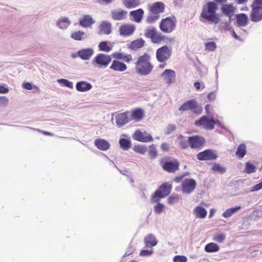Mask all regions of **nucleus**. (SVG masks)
<instances>
[{
    "label": "nucleus",
    "mask_w": 262,
    "mask_h": 262,
    "mask_svg": "<svg viewBox=\"0 0 262 262\" xmlns=\"http://www.w3.org/2000/svg\"><path fill=\"white\" fill-rule=\"evenodd\" d=\"M219 123L218 120L215 121L213 119H208L207 116H203L200 119L195 121L194 124L196 126H202L206 130H212L214 125Z\"/></svg>",
    "instance_id": "10"
},
{
    "label": "nucleus",
    "mask_w": 262,
    "mask_h": 262,
    "mask_svg": "<svg viewBox=\"0 0 262 262\" xmlns=\"http://www.w3.org/2000/svg\"><path fill=\"white\" fill-rule=\"evenodd\" d=\"M166 37L164 35L157 32L151 41L154 43H159L162 41H164Z\"/></svg>",
    "instance_id": "42"
},
{
    "label": "nucleus",
    "mask_w": 262,
    "mask_h": 262,
    "mask_svg": "<svg viewBox=\"0 0 262 262\" xmlns=\"http://www.w3.org/2000/svg\"><path fill=\"white\" fill-rule=\"evenodd\" d=\"M179 110L180 112L191 111L194 113L199 115L202 113V108L198 105L196 100L191 99L183 103L179 107Z\"/></svg>",
    "instance_id": "9"
},
{
    "label": "nucleus",
    "mask_w": 262,
    "mask_h": 262,
    "mask_svg": "<svg viewBox=\"0 0 262 262\" xmlns=\"http://www.w3.org/2000/svg\"><path fill=\"white\" fill-rule=\"evenodd\" d=\"M183 178V176H177L173 179V181L176 183H180Z\"/></svg>",
    "instance_id": "61"
},
{
    "label": "nucleus",
    "mask_w": 262,
    "mask_h": 262,
    "mask_svg": "<svg viewBox=\"0 0 262 262\" xmlns=\"http://www.w3.org/2000/svg\"><path fill=\"white\" fill-rule=\"evenodd\" d=\"M144 243L146 247H152L157 245L158 242L155 236L151 234L147 235L144 239Z\"/></svg>",
    "instance_id": "26"
},
{
    "label": "nucleus",
    "mask_w": 262,
    "mask_h": 262,
    "mask_svg": "<svg viewBox=\"0 0 262 262\" xmlns=\"http://www.w3.org/2000/svg\"><path fill=\"white\" fill-rule=\"evenodd\" d=\"M164 208V205L158 202L157 204L154 207V210L158 214L161 213Z\"/></svg>",
    "instance_id": "52"
},
{
    "label": "nucleus",
    "mask_w": 262,
    "mask_h": 262,
    "mask_svg": "<svg viewBox=\"0 0 262 262\" xmlns=\"http://www.w3.org/2000/svg\"><path fill=\"white\" fill-rule=\"evenodd\" d=\"M112 32L111 23L107 21H102L99 27L98 33L99 35H108Z\"/></svg>",
    "instance_id": "22"
},
{
    "label": "nucleus",
    "mask_w": 262,
    "mask_h": 262,
    "mask_svg": "<svg viewBox=\"0 0 262 262\" xmlns=\"http://www.w3.org/2000/svg\"><path fill=\"white\" fill-rule=\"evenodd\" d=\"M144 110L141 108H137L132 111L130 119V121L139 122L144 118Z\"/></svg>",
    "instance_id": "21"
},
{
    "label": "nucleus",
    "mask_w": 262,
    "mask_h": 262,
    "mask_svg": "<svg viewBox=\"0 0 262 262\" xmlns=\"http://www.w3.org/2000/svg\"><path fill=\"white\" fill-rule=\"evenodd\" d=\"M172 183L169 182H165L163 183L152 195L150 202L152 203H156L159 201L160 198H164L167 196L171 192L172 189Z\"/></svg>",
    "instance_id": "5"
},
{
    "label": "nucleus",
    "mask_w": 262,
    "mask_h": 262,
    "mask_svg": "<svg viewBox=\"0 0 262 262\" xmlns=\"http://www.w3.org/2000/svg\"><path fill=\"white\" fill-rule=\"evenodd\" d=\"M94 144L98 149L101 150H106L110 148V146L108 142L104 139L99 138L95 140Z\"/></svg>",
    "instance_id": "24"
},
{
    "label": "nucleus",
    "mask_w": 262,
    "mask_h": 262,
    "mask_svg": "<svg viewBox=\"0 0 262 262\" xmlns=\"http://www.w3.org/2000/svg\"><path fill=\"white\" fill-rule=\"evenodd\" d=\"M161 76L166 83L170 84L174 81L176 73L172 70L166 69L162 73Z\"/></svg>",
    "instance_id": "18"
},
{
    "label": "nucleus",
    "mask_w": 262,
    "mask_h": 262,
    "mask_svg": "<svg viewBox=\"0 0 262 262\" xmlns=\"http://www.w3.org/2000/svg\"><path fill=\"white\" fill-rule=\"evenodd\" d=\"M217 8V5L215 2H207L203 6L200 17L215 24L219 23L220 19L216 13Z\"/></svg>",
    "instance_id": "3"
},
{
    "label": "nucleus",
    "mask_w": 262,
    "mask_h": 262,
    "mask_svg": "<svg viewBox=\"0 0 262 262\" xmlns=\"http://www.w3.org/2000/svg\"><path fill=\"white\" fill-rule=\"evenodd\" d=\"M226 236L225 234L221 233V234H217L214 236L213 238V240L214 241H216L218 243H223L224 240L225 239Z\"/></svg>",
    "instance_id": "49"
},
{
    "label": "nucleus",
    "mask_w": 262,
    "mask_h": 262,
    "mask_svg": "<svg viewBox=\"0 0 262 262\" xmlns=\"http://www.w3.org/2000/svg\"><path fill=\"white\" fill-rule=\"evenodd\" d=\"M144 43L145 41L143 39H138L132 41L128 45V48L132 50H136L143 47Z\"/></svg>",
    "instance_id": "31"
},
{
    "label": "nucleus",
    "mask_w": 262,
    "mask_h": 262,
    "mask_svg": "<svg viewBox=\"0 0 262 262\" xmlns=\"http://www.w3.org/2000/svg\"><path fill=\"white\" fill-rule=\"evenodd\" d=\"M252 10L250 15V19L253 22H258L262 20V0H253L251 5Z\"/></svg>",
    "instance_id": "6"
},
{
    "label": "nucleus",
    "mask_w": 262,
    "mask_h": 262,
    "mask_svg": "<svg viewBox=\"0 0 262 262\" xmlns=\"http://www.w3.org/2000/svg\"><path fill=\"white\" fill-rule=\"evenodd\" d=\"M173 262H186L187 258L185 256L176 255L173 257Z\"/></svg>",
    "instance_id": "51"
},
{
    "label": "nucleus",
    "mask_w": 262,
    "mask_h": 262,
    "mask_svg": "<svg viewBox=\"0 0 262 262\" xmlns=\"http://www.w3.org/2000/svg\"><path fill=\"white\" fill-rule=\"evenodd\" d=\"M133 138L135 140L141 142H152L154 140L153 138L150 134L146 131L142 132L140 129L135 131L133 135Z\"/></svg>",
    "instance_id": "15"
},
{
    "label": "nucleus",
    "mask_w": 262,
    "mask_h": 262,
    "mask_svg": "<svg viewBox=\"0 0 262 262\" xmlns=\"http://www.w3.org/2000/svg\"><path fill=\"white\" fill-rule=\"evenodd\" d=\"M241 206L227 209L223 213V216L225 218L230 217L233 214L241 209Z\"/></svg>",
    "instance_id": "37"
},
{
    "label": "nucleus",
    "mask_w": 262,
    "mask_h": 262,
    "mask_svg": "<svg viewBox=\"0 0 262 262\" xmlns=\"http://www.w3.org/2000/svg\"><path fill=\"white\" fill-rule=\"evenodd\" d=\"M179 200V196L178 195H171L168 199V202L169 204H173L177 203Z\"/></svg>",
    "instance_id": "53"
},
{
    "label": "nucleus",
    "mask_w": 262,
    "mask_h": 262,
    "mask_svg": "<svg viewBox=\"0 0 262 262\" xmlns=\"http://www.w3.org/2000/svg\"><path fill=\"white\" fill-rule=\"evenodd\" d=\"M176 129V127L174 125H169L167 127V133L168 134L171 133L172 132L174 131Z\"/></svg>",
    "instance_id": "58"
},
{
    "label": "nucleus",
    "mask_w": 262,
    "mask_h": 262,
    "mask_svg": "<svg viewBox=\"0 0 262 262\" xmlns=\"http://www.w3.org/2000/svg\"><path fill=\"white\" fill-rule=\"evenodd\" d=\"M165 5L162 2H156L149 6L150 14L147 17L146 21L148 24L155 23L160 18L159 14L164 11Z\"/></svg>",
    "instance_id": "4"
},
{
    "label": "nucleus",
    "mask_w": 262,
    "mask_h": 262,
    "mask_svg": "<svg viewBox=\"0 0 262 262\" xmlns=\"http://www.w3.org/2000/svg\"><path fill=\"white\" fill-rule=\"evenodd\" d=\"M93 53V50L90 48L83 49L78 52V56L83 60L89 59Z\"/></svg>",
    "instance_id": "29"
},
{
    "label": "nucleus",
    "mask_w": 262,
    "mask_h": 262,
    "mask_svg": "<svg viewBox=\"0 0 262 262\" xmlns=\"http://www.w3.org/2000/svg\"><path fill=\"white\" fill-rule=\"evenodd\" d=\"M176 23L177 20L174 16L167 17L161 21L159 27L163 32L170 33L175 29Z\"/></svg>",
    "instance_id": "7"
},
{
    "label": "nucleus",
    "mask_w": 262,
    "mask_h": 262,
    "mask_svg": "<svg viewBox=\"0 0 262 262\" xmlns=\"http://www.w3.org/2000/svg\"><path fill=\"white\" fill-rule=\"evenodd\" d=\"M246 154V146L245 144L242 143L237 147L236 152V156L239 159H242Z\"/></svg>",
    "instance_id": "34"
},
{
    "label": "nucleus",
    "mask_w": 262,
    "mask_h": 262,
    "mask_svg": "<svg viewBox=\"0 0 262 262\" xmlns=\"http://www.w3.org/2000/svg\"><path fill=\"white\" fill-rule=\"evenodd\" d=\"M194 213L196 217L203 219L207 215L206 210L203 207L197 206L194 209Z\"/></svg>",
    "instance_id": "35"
},
{
    "label": "nucleus",
    "mask_w": 262,
    "mask_h": 262,
    "mask_svg": "<svg viewBox=\"0 0 262 262\" xmlns=\"http://www.w3.org/2000/svg\"><path fill=\"white\" fill-rule=\"evenodd\" d=\"M119 143L120 147L124 150L128 149L131 146L130 142L128 140L124 138L120 140Z\"/></svg>",
    "instance_id": "39"
},
{
    "label": "nucleus",
    "mask_w": 262,
    "mask_h": 262,
    "mask_svg": "<svg viewBox=\"0 0 262 262\" xmlns=\"http://www.w3.org/2000/svg\"><path fill=\"white\" fill-rule=\"evenodd\" d=\"M58 83L63 84L64 86L68 87L70 89H73V83L69 80L64 79H60L57 80Z\"/></svg>",
    "instance_id": "47"
},
{
    "label": "nucleus",
    "mask_w": 262,
    "mask_h": 262,
    "mask_svg": "<svg viewBox=\"0 0 262 262\" xmlns=\"http://www.w3.org/2000/svg\"><path fill=\"white\" fill-rule=\"evenodd\" d=\"M194 87L195 88V89L197 90H199L201 89V88L202 89H204L205 88V85L204 84V83H202V84L199 82H195L194 83Z\"/></svg>",
    "instance_id": "55"
},
{
    "label": "nucleus",
    "mask_w": 262,
    "mask_h": 262,
    "mask_svg": "<svg viewBox=\"0 0 262 262\" xmlns=\"http://www.w3.org/2000/svg\"><path fill=\"white\" fill-rule=\"evenodd\" d=\"M237 24L239 27L246 26L248 22V18L244 13L237 14L235 16Z\"/></svg>",
    "instance_id": "27"
},
{
    "label": "nucleus",
    "mask_w": 262,
    "mask_h": 262,
    "mask_svg": "<svg viewBox=\"0 0 262 262\" xmlns=\"http://www.w3.org/2000/svg\"><path fill=\"white\" fill-rule=\"evenodd\" d=\"M153 253L152 250H142L140 251V255L141 256H149Z\"/></svg>",
    "instance_id": "54"
},
{
    "label": "nucleus",
    "mask_w": 262,
    "mask_h": 262,
    "mask_svg": "<svg viewBox=\"0 0 262 262\" xmlns=\"http://www.w3.org/2000/svg\"><path fill=\"white\" fill-rule=\"evenodd\" d=\"M196 186V182L194 179H186L181 183L182 191L184 194H189L194 190Z\"/></svg>",
    "instance_id": "14"
},
{
    "label": "nucleus",
    "mask_w": 262,
    "mask_h": 262,
    "mask_svg": "<svg viewBox=\"0 0 262 262\" xmlns=\"http://www.w3.org/2000/svg\"><path fill=\"white\" fill-rule=\"evenodd\" d=\"M216 48V45L215 42L209 41L205 43V50L208 51H214Z\"/></svg>",
    "instance_id": "45"
},
{
    "label": "nucleus",
    "mask_w": 262,
    "mask_h": 262,
    "mask_svg": "<svg viewBox=\"0 0 262 262\" xmlns=\"http://www.w3.org/2000/svg\"><path fill=\"white\" fill-rule=\"evenodd\" d=\"M9 90L7 88H5L4 86L0 85V93L2 94H6L8 93Z\"/></svg>",
    "instance_id": "59"
},
{
    "label": "nucleus",
    "mask_w": 262,
    "mask_h": 262,
    "mask_svg": "<svg viewBox=\"0 0 262 262\" xmlns=\"http://www.w3.org/2000/svg\"><path fill=\"white\" fill-rule=\"evenodd\" d=\"M171 55V48L164 46L156 51V58L160 62H164L168 60Z\"/></svg>",
    "instance_id": "11"
},
{
    "label": "nucleus",
    "mask_w": 262,
    "mask_h": 262,
    "mask_svg": "<svg viewBox=\"0 0 262 262\" xmlns=\"http://www.w3.org/2000/svg\"><path fill=\"white\" fill-rule=\"evenodd\" d=\"M255 166L250 162H247L246 164L244 172L247 173H251L255 171Z\"/></svg>",
    "instance_id": "41"
},
{
    "label": "nucleus",
    "mask_w": 262,
    "mask_h": 262,
    "mask_svg": "<svg viewBox=\"0 0 262 262\" xmlns=\"http://www.w3.org/2000/svg\"><path fill=\"white\" fill-rule=\"evenodd\" d=\"M179 144L181 148L183 149H187L189 146L188 138L187 140H185L183 137L181 136L179 139Z\"/></svg>",
    "instance_id": "44"
},
{
    "label": "nucleus",
    "mask_w": 262,
    "mask_h": 262,
    "mask_svg": "<svg viewBox=\"0 0 262 262\" xmlns=\"http://www.w3.org/2000/svg\"><path fill=\"white\" fill-rule=\"evenodd\" d=\"M37 130L38 132L41 133L42 134H43L45 135H47V136H52L53 135L52 134H51L50 132H46V131L40 130V129H37Z\"/></svg>",
    "instance_id": "63"
},
{
    "label": "nucleus",
    "mask_w": 262,
    "mask_h": 262,
    "mask_svg": "<svg viewBox=\"0 0 262 262\" xmlns=\"http://www.w3.org/2000/svg\"><path fill=\"white\" fill-rule=\"evenodd\" d=\"M84 33L82 31H77L71 34V37L76 40H81L83 38Z\"/></svg>",
    "instance_id": "40"
},
{
    "label": "nucleus",
    "mask_w": 262,
    "mask_h": 262,
    "mask_svg": "<svg viewBox=\"0 0 262 262\" xmlns=\"http://www.w3.org/2000/svg\"><path fill=\"white\" fill-rule=\"evenodd\" d=\"M8 101V99L5 97H2L0 98V103H2V102L7 103Z\"/></svg>",
    "instance_id": "64"
},
{
    "label": "nucleus",
    "mask_w": 262,
    "mask_h": 262,
    "mask_svg": "<svg viewBox=\"0 0 262 262\" xmlns=\"http://www.w3.org/2000/svg\"><path fill=\"white\" fill-rule=\"evenodd\" d=\"M127 12L122 9L114 10L111 11V16L115 20H121L124 19L127 16Z\"/></svg>",
    "instance_id": "20"
},
{
    "label": "nucleus",
    "mask_w": 262,
    "mask_h": 262,
    "mask_svg": "<svg viewBox=\"0 0 262 262\" xmlns=\"http://www.w3.org/2000/svg\"><path fill=\"white\" fill-rule=\"evenodd\" d=\"M92 85L91 83L84 81H81L77 83L76 88L79 92H85L91 90Z\"/></svg>",
    "instance_id": "28"
},
{
    "label": "nucleus",
    "mask_w": 262,
    "mask_h": 262,
    "mask_svg": "<svg viewBox=\"0 0 262 262\" xmlns=\"http://www.w3.org/2000/svg\"><path fill=\"white\" fill-rule=\"evenodd\" d=\"M189 146L192 149H200L206 143L205 139L201 136L194 135L188 137Z\"/></svg>",
    "instance_id": "12"
},
{
    "label": "nucleus",
    "mask_w": 262,
    "mask_h": 262,
    "mask_svg": "<svg viewBox=\"0 0 262 262\" xmlns=\"http://www.w3.org/2000/svg\"><path fill=\"white\" fill-rule=\"evenodd\" d=\"M111 61V56L103 53L97 54L93 60V62L101 68L107 67Z\"/></svg>",
    "instance_id": "13"
},
{
    "label": "nucleus",
    "mask_w": 262,
    "mask_h": 262,
    "mask_svg": "<svg viewBox=\"0 0 262 262\" xmlns=\"http://www.w3.org/2000/svg\"><path fill=\"white\" fill-rule=\"evenodd\" d=\"M94 23L95 21L90 15H84L79 21V24L84 28L91 26Z\"/></svg>",
    "instance_id": "25"
},
{
    "label": "nucleus",
    "mask_w": 262,
    "mask_h": 262,
    "mask_svg": "<svg viewBox=\"0 0 262 262\" xmlns=\"http://www.w3.org/2000/svg\"><path fill=\"white\" fill-rule=\"evenodd\" d=\"M212 170L214 171H217L219 172H220L221 173H223L225 172L226 169L223 167H222L220 164L217 163H215L212 167Z\"/></svg>",
    "instance_id": "48"
},
{
    "label": "nucleus",
    "mask_w": 262,
    "mask_h": 262,
    "mask_svg": "<svg viewBox=\"0 0 262 262\" xmlns=\"http://www.w3.org/2000/svg\"><path fill=\"white\" fill-rule=\"evenodd\" d=\"M136 30V27L132 24H122L119 30L120 35L123 36H128L132 35Z\"/></svg>",
    "instance_id": "17"
},
{
    "label": "nucleus",
    "mask_w": 262,
    "mask_h": 262,
    "mask_svg": "<svg viewBox=\"0 0 262 262\" xmlns=\"http://www.w3.org/2000/svg\"><path fill=\"white\" fill-rule=\"evenodd\" d=\"M148 155L151 159H154L157 156V151L154 145L149 146Z\"/></svg>",
    "instance_id": "46"
},
{
    "label": "nucleus",
    "mask_w": 262,
    "mask_h": 262,
    "mask_svg": "<svg viewBox=\"0 0 262 262\" xmlns=\"http://www.w3.org/2000/svg\"><path fill=\"white\" fill-rule=\"evenodd\" d=\"M204 249L206 252L213 253L219 251L220 246L216 243H210L205 246Z\"/></svg>",
    "instance_id": "32"
},
{
    "label": "nucleus",
    "mask_w": 262,
    "mask_h": 262,
    "mask_svg": "<svg viewBox=\"0 0 262 262\" xmlns=\"http://www.w3.org/2000/svg\"><path fill=\"white\" fill-rule=\"evenodd\" d=\"M71 23L70 20L67 17H63L58 20L57 26L62 29H66Z\"/></svg>",
    "instance_id": "36"
},
{
    "label": "nucleus",
    "mask_w": 262,
    "mask_h": 262,
    "mask_svg": "<svg viewBox=\"0 0 262 262\" xmlns=\"http://www.w3.org/2000/svg\"><path fill=\"white\" fill-rule=\"evenodd\" d=\"M157 33V32L155 29H148L146 31V36L150 37L152 40L156 34Z\"/></svg>",
    "instance_id": "50"
},
{
    "label": "nucleus",
    "mask_w": 262,
    "mask_h": 262,
    "mask_svg": "<svg viewBox=\"0 0 262 262\" xmlns=\"http://www.w3.org/2000/svg\"><path fill=\"white\" fill-rule=\"evenodd\" d=\"M144 12L143 9L140 8L136 10L132 11L129 15L133 17V20L136 23H139L141 21Z\"/></svg>",
    "instance_id": "23"
},
{
    "label": "nucleus",
    "mask_w": 262,
    "mask_h": 262,
    "mask_svg": "<svg viewBox=\"0 0 262 262\" xmlns=\"http://www.w3.org/2000/svg\"><path fill=\"white\" fill-rule=\"evenodd\" d=\"M108 42L103 41L100 42L98 45V48L100 51L108 52L112 50V47L108 45Z\"/></svg>",
    "instance_id": "38"
},
{
    "label": "nucleus",
    "mask_w": 262,
    "mask_h": 262,
    "mask_svg": "<svg viewBox=\"0 0 262 262\" xmlns=\"http://www.w3.org/2000/svg\"><path fill=\"white\" fill-rule=\"evenodd\" d=\"M116 59L113 61L110 68L116 72H124L127 70V66L123 62L119 61L122 60L127 63L133 61V58L131 54H126L122 52H114L112 55Z\"/></svg>",
    "instance_id": "2"
},
{
    "label": "nucleus",
    "mask_w": 262,
    "mask_h": 262,
    "mask_svg": "<svg viewBox=\"0 0 262 262\" xmlns=\"http://www.w3.org/2000/svg\"><path fill=\"white\" fill-rule=\"evenodd\" d=\"M159 162L162 169L168 173H175L179 170L180 163L177 159L166 161L165 158H162Z\"/></svg>",
    "instance_id": "8"
},
{
    "label": "nucleus",
    "mask_w": 262,
    "mask_h": 262,
    "mask_svg": "<svg viewBox=\"0 0 262 262\" xmlns=\"http://www.w3.org/2000/svg\"><path fill=\"white\" fill-rule=\"evenodd\" d=\"M221 10L225 15L231 17L234 13L235 8L232 4H225L221 7Z\"/></svg>",
    "instance_id": "30"
},
{
    "label": "nucleus",
    "mask_w": 262,
    "mask_h": 262,
    "mask_svg": "<svg viewBox=\"0 0 262 262\" xmlns=\"http://www.w3.org/2000/svg\"><path fill=\"white\" fill-rule=\"evenodd\" d=\"M215 98V95L214 93H213V92H210L208 95V98L211 101L214 100Z\"/></svg>",
    "instance_id": "62"
},
{
    "label": "nucleus",
    "mask_w": 262,
    "mask_h": 262,
    "mask_svg": "<svg viewBox=\"0 0 262 262\" xmlns=\"http://www.w3.org/2000/svg\"><path fill=\"white\" fill-rule=\"evenodd\" d=\"M123 4L127 8H133L140 5V0H123Z\"/></svg>",
    "instance_id": "33"
},
{
    "label": "nucleus",
    "mask_w": 262,
    "mask_h": 262,
    "mask_svg": "<svg viewBox=\"0 0 262 262\" xmlns=\"http://www.w3.org/2000/svg\"><path fill=\"white\" fill-rule=\"evenodd\" d=\"M262 188V182L255 185L252 188V191H257Z\"/></svg>",
    "instance_id": "57"
},
{
    "label": "nucleus",
    "mask_w": 262,
    "mask_h": 262,
    "mask_svg": "<svg viewBox=\"0 0 262 262\" xmlns=\"http://www.w3.org/2000/svg\"><path fill=\"white\" fill-rule=\"evenodd\" d=\"M135 64L136 72L140 75L146 76L149 75L154 68V66L151 62V56L147 53L139 56Z\"/></svg>",
    "instance_id": "1"
},
{
    "label": "nucleus",
    "mask_w": 262,
    "mask_h": 262,
    "mask_svg": "<svg viewBox=\"0 0 262 262\" xmlns=\"http://www.w3.org/2000/svg\"><path fill=\"white\" fill-rule=\"evenodd\" d=\"M128 112L118 114L116 117V123L119 127H121L130 121L128 116Z\"/></svg>",
    "instance_id": "19"
},
{
    "label": "nucleus",
    "mask_w": 262,
    "mask_h": 262,
    "mask_svg": "<svg viewBox=\"0 0 262 262\" xmlns=\"http://www.w3.org/2000/svg\"><path fill=\"white\" fill-rule=\"evenodd\" d=\"M134 150L137 153L144 155L147 151V148L145 146L138 145L134 146Z\"/></svg>",
    "instance_id": "43"
},
{
    "label": "nucleus",
    "mask_w": 262,
    "mask_h": 262,
    "mask_svg": "<svg viewBox=\"0 0 262 262\" xmlns=\"http://www.w3.org/2000/svg\"><path fill=\"white\" fill-rule=\"evenodd\" d=\"M23 87L27 90H31L32 89V84L29 82H24L23 84Z\"/></svg>",
    "instance_id": "56"
},
{
    "label": "nucleus",
    "mask_w": 262,
    "mask_h": 262,
    "mask_svg": "<svg viewBox=\"0 0 262 262\" xmlns=\"http://www.w3.org/2000/svg\"><path fill=\"white\" fill-rule=\"evenodd\" d=\"M161 149L164 151H166L169 149V145L167 143H164L161 145Z\"/></svg>",
    "instance_id": "60"
},
{
    "label": "nucleus",
    "mask_w": 262,
    "mask_h": 262,
    "mask_svg": "<svg viewBox=\"0 0 262 262\" xmlns=\"http://www.w3.org/2000/svg\"><path fill=\"white\" fill-rule=\"evenodd\" d=\"M196 156L198 159L200 161L213 160L217 157L216 154L210 149H206L198 153Z\"/></svg>",
    "instance_id": "16"
}]
</instances>
